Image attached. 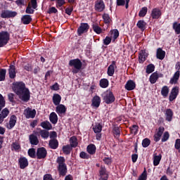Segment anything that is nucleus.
Listing matches in <instances>:
<instances>
[{"instance_id": "nucleus-1", "label": "nucleus", "mask_w": 180, "mask_h": 180, "mask_svg": "<svg viewBox=\"0 0 180 180\" xmlns=\"http://www.w3.org/2000/svg\"><path fill=\"white\" fill-rule=\"evenodd\" d=\"M13 91L22 102L30 101V90L26 88V84L23 82H16L13 84Z\"/></svg>"}, {"instance_id": "nucleus-2", "label": "nucleus", "mask_w": 180, "mask_h": 180, "mask_svg": "<svg viewBox=\"0 0 180 180\" xmlns=\"http://www.w3.org/2000/svg\"><path fill=\"white\" fill-rule=\"evenodd\" d=\"M56 162L58 165V171L59 176H65L67 175V165L65 164V158L60 156L57 158Z\"/></svg>"}, {"instance_id": "nucleus-3", "label": "nucleus", "mask_w": 180, "mask_h": 180, "mask_svg": "<svg viewBox=\"0 0 180 180\" xmlns=\"http://www.w3.org/2000/svg\"><path fill=\"white\" fill-rule=\"evenodd\" d=\"M70 67H72V74H78L80 70H82V62L79 58L72 59L69 61Z\"/></svg>"}, {"instance_id": "nucleus-4", "label": "nucleus", "mask_w": 180, "mask_h": 180, "mask_svg": "<svg viewBox=\"0 0 180 180\" xmlns=\"http://www.w3.org/2000/svg\"><path fill=\"white\" fill-rule=\"evenodd\" d=\"M11 40V34L8 31H2L0 32V48L5 47Z\"/></svg>"}, {"instance_id": "nucleus-5", "label": "nucleus", "mask_w": 180, "mask_h": 180, "mask_svg": "<svg viewBox=\"0 0 180 180\" xmlns=\"http://www.w3.org/2000/svg\"><path fill=\"white\" fill-rule=\"evenodd\" d=\"M103 100L107 105H110L113 103L115 101H116V98L115 97V95L112 91H106L103 94Z\"/></svg>"}, {"instance_id": "nucleus-6", "label": "nucleus", "mask_w": 180, "mask_h": 180, "mask_svg": "<svg viewBox=\"0 0 180 180\" xmlns=\"http://www.w3.org/2000/svg\"><path fill=\"white\" fill-rule=\"evenodd\" d=\"M17 15L18 12L9 10H3L0 15L1 18H2L3 19H9L11 18H15Z\"/></svg>"}, {"instance_id": "nucleus-7", "label": "nucleus", "mask_w": 180, "mask_h": 180, "mask_svg": "<svg viewBox=\"0 0 180 180\" xmlns=\"http://www.w3.org/2000/svg\"><path fill=\"white\" fill-rule=\"evenodd\" d=\"M39 136V132L37 131H33L32 134H31L29 136V141L31 144V146H38L39 141V138L37 137Z\"/></svg>"}, {"instance_id": "nucleus-8", "label": "nucleus", "mask_w": 180, "mask_h": 180, "mask_svg": "<svg viewBox=\"0 0 180 180\" xmlns=\"http://www.w3.org/2000/svg\"><path fill=\"white\" fill-rule=\"evenodd\" d=\"M47 157V149L44 147H40L37 149V160H44Z\"/></svg>"}, {"instance_id": "nucleus-9", "label": "nucleus", "mask_w": 180, "mask_h": 180, "mask_svg": "<svg viewBox=\"0 0 180 180\" xmlns=\"http://www.w3.org/2000/svg\"><path fill=\"white\" fill-rule=\"evenodd\" d=\"M178 95H179V87L178 86H176L172 89L171 92L169 94V102H173V101H175Z\"/></svg>"}, {"instance_id": "nucleus-10", "label": "nucleus", "mask_w": 180, "mask_h": 180, "mask_svg": "<svg viewBox=\"0 0 180 180\" xmlns=\"http://www.w3.org/2000/svg\"><path fill=\"white\" fill-rule=\"evenodd\" d=\"M89 30V25L88 23L82 22L77 29L78 36H82L84 33H86Z\"/></svg>"}, {"instance_id": "nucleus-11", "label": "nucleus", "mask_w": 180, "mask_h": 180, "mask_svg": "<svg viewBox=\"0 0 180 180\" xmlns=\"http://www.w3.org/2000/svg\"><path fill=\"white\" fill-rule=\"evenodd\" d=\"M24 115L26 119H34L36 117V110H32L30 108H27L24 110Z\"/></svg>"}, {"instance_id": "nucleus-12", "label": "nucleus", "mask_w": 180, "mask_h": 180, "mask_svg": "<svg viewBox=\"0 0 180 180\" xmlns=\"http://www.w3.org/2000/svg\"><path fill=\"white\" fill-rule=\"evenodd\" d=\"M16 122H18V117L16 115H13L10 117V120L8 124H7L6 127L8 130H12L16 125Z\"/></svg>"}, {"instance_id": "nucleus-13", "label": "nucleus", "mask_w": 180, "mask_h": 180, "mask_svg": "<svg viewBox=\"0 0 180 180\" xmlns=\"http://www.w3.org/2000/svg\"><path fill=\"white\" fill-rule=\"evenodd\" d=\"M116 68H117V65H116V61L112 60L107 70V75L108 77H113L115 75V70H116Z\"/></svg>"}, {"instance_id": "nucleus-14", "label": "nucleus", "mask_w": 180, "mask_h": 180, "mask_svg": "<svg viewBox=\"0 0 180 180\" xmlns=\"http://www.w3.org/2000/svg\"><path fill=\"white\" fill-rule=\"evenodd\" d=\"M8 75L11 79H15L16 78V67L15 66L14 62L9 65Z\"/></svg>"}, {"instance_id": "nucleus-15", "label": "nucleus", "mask_w": 180, "mask_h": 180, "mask_svg": "<svg viewBox=\"0 0 180 180\" xmlns=\"http://www.w3.org/2000/svg\"><path fill=\"white\" fill-rule=\"evenodd\" d=\"M165 130V129L164 128V127H160L158 128V131L153 136V140L154 141H155V143H158V141L161 140V136L164 134Z\"/></svg>"}, {"instance_id": "nucleus-16", "label": "nucleus", "mask_w": 180, "mask_h": 180, "mask_svg": "<svg viewBox=\"0 0 180 180\" xmlns=\"http://www.w3.org/2000/svg\"><path fill=\"white\" fill-rule=\"evenodd\" d=\"M150 16L152 19H160L161 18V16H162V13L160 8H153Z\"/></svg>"}, {"instance_id": "nucleus-17", "label": "nucleus", "mask_w": 180, "mask_h": 180, "mask_svg": "<svg viewBox=\"0 0 180 180\" xmlns=\"http://www.w3.org/2000/svg\"><path fill=\"white\" fill-rule=\"evenodd\" d=\"M18 164L20 165V169H25L27 167H29V161L27 158L22 157L18 159Z\"/></svg>"}, {"instance_id": "nucleus-18", "label": "nucleus", "mask_w": 180, "mask_h": 180, "mask_svg": "<svg viewBox=\"0 0 180 180\" xmlns=\"http://www.w3.org/2000/svg\"><path fill=\"white\" fill-rule=\"evenodd\" d=\"M95 9L98 12H103L105 11V3L102 0H98L95 2Z\"/></svg>"}, {"instance_id": "nucleus-19", "label": "nucleus", "mask_w": 180, "mask_h": 180, "mask_svg": "<svg viewBox=\"0 0 180 180\" xmlns=\"http://www.w3.org/2000/svg\"><path fill=\"white\" fill-rule=\"evenodd\" d=\"M56 112L58 113V115H59V116L61 115H65V112H67V108L63 104H58L56 106Z\"/></svg>"}, {"instance_id": "nucleus-20", "label": "nucleus", "mask_w": 180, "mask_h": 180, "mask_svg": "<svg viewBox=\"0 0 180 180\" xmlns=\"http://www.w3.org/2000/svg\"><path fill=\"white\" fill-rule=\"evenodd\" d=\"M179 77H180V72H175L173 77L169 80V84L171 85H175L178 84Z\"/></svg>"}, {"instance_id": "nucleus-21", "label": "nucleus", "mask_w": 180, "mask_h": 180, "mask_svg": "<svg viewBox=\"0 0 180 180\" xmlns=\"http://www.w3.org/2000/svg\"><path fill=\"white\" fill-rule=\"evenodd\" d=\"M32 20H33V18L30 15H24L21 18V22L23 25H30Z\"/></svg>"}, {"instance_id": "nucleus-22", "label": "nucleus", "mask_w": 180, "mask_h": 180, "mask_svg": "<svg viewBox=\"0 0 180 180\" xmlns=\"http://www.w3.org/2000/svg\"><path fill=\"white\" fill-rule=\"evenodd\" d=\"M165 115L166 116L165 120L167 122H172V117H174V111L171 108H168L165 110Z\"/></svg>"}, {"instance_id": "nucleus-23", "label": "nucleus", "mask_w": 180, "mask_h": 180, "mask_svg": "<svg viewBox=\"0 0 180 180\" xmlns=\"http://www.w3.org/2000/svg\"><path fill=\"white\" fill-rule=\"evenodd\" d=\"M156 58L158 60H164L165 58V51L162 48H158L156 51Z\"/></svg>"}, {"instance_id": "nucleus-24", "label": "nucleus", "mask_w": 180, "mask_h": 180, "mask_svg": "<svg viewBox=\"0 0 180 180\" xmlns=\"http://www.w3.org/2000/svg\"><path fill=\"white\" fill-rule=\"evenodd\" d=\"M146 60H147V54L146 53V50H141L139 53V62L140 64H143Z\"/></svg>"}, {"instance_id": "nucleus-25", "label": "nucleus", "mask_w": 180, "mask_h": 180, "mask_svg": "<svg viewBox=\"0 0 180 180\" xmlns=\"http://www.w3.org/2000/svg\"><path fill=\"white\" fill-rule=\"evenodd\" d=\"M136 26L138 29H140V30H141V32H144V30L147 29V22H146L144 20H140L136 23Z\"/></svg>"}, {"instance_id": "nucleus-26", "label": "nucleus", "mask_w": 180, "mask_h": 180, "mask_svg": "<svg viewBox=\"0 0 180 180\" xmlns=\"http://www.w3.org/2000/svg\"><path fill=\"white\" fill-rule=\"evenodd\" d=\"M91 106H94V108L101 106V97L98 96H95L91 100Z\"/></svg>"}, {"instance_id": "nucleus-27", "label": "nucleus", "mask_w": 180, "mask_h": 180, "mask_svg": "<svg viewBox=\"0 0 180 180\" xmlns=\"http://www.w3.org/2000/svg\"><path fill=\"white\" fill-rule=\"evenodd\" d=\"M161 158H162V155L160 153L157 155V153H154L153 155V165L154 167H157V165H160V162L161 161Z\"/></svg>"}, {"instance_id": "nucleus-28", "label": "nucleus", "mask_w": 180, "mask_h": 180, "mask_svg": "<svg viewBox=\"0 0 180 180\" xmlns=\"http://www.w3.org/2000/svg\"><path fill=\"white\" fill-rule=\"evenodd\" d=\"M52 101L55 106L60 105V103H61V96L58 94H53L52 97Z\"/></svg>"}, {"instance_id": "nucleus-29", "label": "nucleus", "mask_w": 180, "mask_h": 180, "mask_svg": "<svg viewBox=\"0 0 180 180\" xmlns=\"http://www.w3.org/2000/svg\"><path fill=\"white\" fill-rule=\"evenodd\" d=\"M136 88V83L133 80H129L125 84L127 91H133Z\"/></svg>"}, {"instance_id": "nucleus-30", "label": "nucleus", "mask_w": 180, "mask_h": 180, "mask_svg": "<svg viewBox=\"0 0 180 180\" xmlns=\"http://www.w3.org/2000/svg\"><path fill=\"white\" fill-rule=\"evenodd\" d=\"M112 134L115 139L120 137V127L114 125L112 127Z\"/></svg>"}, {"instance_id": "nucleus-31", "label": "nucleus", "mask_w": 180, "mask_h": 180, "mask_svg": "<svg viewBox=\"0 0 180 180\" xmlns=\"http://www.w3.org/2000/svg\"><path fill=\"white\" fill-rule=\"evenodd\" d=\"M49 146L52 150H57L58 148V141L57 139H51L49 142Z\"/></svg>"}, {"instance_id": "nucleus-32", "label": "nucleus", "mask_w": 180, "mask_h": 180, "mask_svg": "<svg viewBox=\"0 0 180 180\" xmlns=\"http://www.w3.org/2000/svg\"><path fill=\"white\" fill-rule=\"evenodd\" d=\"M86 151L90 155H94L96 153V146L95 144L91 143L87 146Z\"/></svg>"}, {"instance_id": "nucleus-33", "label": "nucleus", "mask_w": 180, "mask_h": 180, "mask_svg": "<svg viewBox=\"0 0 180 180\" xmlns=\"http://www.w3.org/2000/svg\"><path fill=\"white\" fill-rule=\"evenodd\" d=\"M49 120L52 124H57V122H58V116L56 112H53L49 115Z\"/></svg>"}, {"instance_id": "nucleus-34", "label": "nucleus", "mask_w": 180, "mask_h": 180, "mask_svg": "<svg viewBox=\"0 0 180 180\" xmlns=\"http://www.w3.org/2000/svg\"><path fill=\"white\" fill-rule=\"evenodd\" d=\"M70 146L72 148H75L78 147V139L77 136H73L70 139Z\"/></svg>"}, {"instance_id": "nucleus-35", "label": "nucleus", "mask_w": 180, "mask_h": 180, "mask_svg": "<svg viewBox=\"0 0 180 180\" xmlns=\"http://www.w3.org/2000/svg\"><path fill=\"white\" fill-rule=\"evenodd\" d=\"M41 127L45 130H51L53 129V125L49 121H44L40 124Z\"/></svg>"}, {"instance_id": "nucleus-36", "label": "nucleus", "mask_w": 180, "mask_h": 180, "mask_svg": "<svg viewBox=\"0 0 180 180\" xmlns=\"http://www.w3.org/2000/svg\"><path fill=\"white\" fill-rule=\"evenodd\" d=\"M102 124L99 122H96L94 125H93L92 130L94 133H101L102 132Z\"/></svg>"}, {"instance_id": "nucleus-37", "label": "nucleus", "mask_w": 180, "mask_h": 180, "mask_svg": "<svg viewBox=\"0 0 180 180\" xmlns=\"http://www.w3.org/2000/svg\"><path fill=\"white\" fill-rule=\"evenodd\" d=\"M158 78H160L158 72H155L150 76L149 81L150 84H155L158 80Z\"/></svg>"}, {"instance_id": "nucleus-38", "label": "nucleus", "mask_w": 180, "mask_h": 180, "mask_svg": "<svg viewBox=\"0 0 180 180\" xmlns=\"http://www.w3.org/2000/svg\"><path fill=\"white\" fill-rule=\"evenodd\" d=\"M38 133H39V136H41V139L44 140H47L50 136V132L46 129H41Z\"/></svg>"}, {"instance_id": "nucleus-39", "label": "nucleus", "mask_w": 180, "mask_h": 180, "mask_svg": "<svg viewBox=\"0 0 180 180\" xmlns=\"http://www.w3.org/2000/svg\"><path fill=\"white\" fill-rule=\"evenodd\" d=\"M161 95L163 98H167L169 94V87L168 86H163L161 89Z\"/></svg>"}, {"instance_id": "nucleus-40", "label": "nucleus", "mask_w": 180, "mask_h": 180, "mask_svg": "<svg viewBox=\"0 0 180 180\" xmlns=\"http://www.w3.org/2000/svg\"><path fill=\"white\" fill-rule=\"evenodd\" d=\"M92 29L96 34H101L102 33V28L99 27V25L98 23L94 22L91 25Z\"/></svg>"}, {"instance_id": "nucleus-41", "label": "nucleus", "mask_w": 180, "mask_h": 180, "mask_svg": "<svg viewBox=\"0 0 180 180\" xmlns=\"http://www.w3.org/2000/svg\"><path fill=\"white\" fill-rule=\"evenodd\" d=\"M63 153L65 154V155H70L71 154V151H72V148L70 145L63 146L62 148Z\"/></svg>"}, {"instance_id": "nucleus-42", "label": "nucleus", "mask_w": 180, "mask_h": 180, "mask_svg": "<svg viewBox=\"0 0 180 180\" xmlns=\"http://www.w3.org/2000/svg\"><path fill=\"white\" fill-rule=\"evenodd\" d=\"M28 155L30 158H37V151L34 148H31L28 150Z\"/></svg>"}, {"instance_id": "nucleus-43", "label": "nucleus", "mask_w": 180, "mask_h": 180, "mask_svg": "<svg viewBox=\"0 0 180 180\" xmlns=\"http://www.w3.org/2000/svg\"><path fill=\"white\" fill-rule=\"evenodd\" d=\"M102 18L105 25H110V22H112V19H110V16H109V14L108 13L103 14Z\"/></svg>"}, {"instance_id": "nucleus-44", "label": "nucleus", "mask_w": 180, "mask_h": 180, "mask_svg": "<svg viewBox=\"0 0 180 180\" xmlns=\"http://www.w3.org/2000/svg\"><path fill=\"white\" fill-rule=\"evenodd\" d=\"M172 29L174 30L176 34H180V23L174 22L172 25Z\"/></svg>"}, {"instance_id": "nucleus-45", "label": "nucleus", "mask_w": 180, "mask_h": 180, "mask_svg": "<svg viewBox=\"0 0 180 180\" xmlns=\"http://www.w3.org/2000/svg\"><path fill=\"white\" fill-rule=\"evenodd\" d=\"M101 88H108L109 86V80L108 79H101L100 80Z\"/></svg>"}, {"instance_id": "nucleus-46", "label": "nucleus", "mask_w": 180, "mask_h": 180, "mask_svg": "<svg viewBox=\"0 0 180 180\" xmlns=\"http://www.w3.org/2000/svg\"><path fill=\"white\" fill-rule=\"evenodd\" d=\"M155 70V65L154 64L150 63L146 66V74H151L154 72Z\"/></svg>"}, {"instance_id": "nucleus-47", "label": "nucleus", "mask_w": 180, "mask_h": 180, "mask_svg": "<svg viewBox=\"0 0 180 180\" xmlns=\"http://www.w3.org/2000/svg\"><path fill=\"white\" fill-rule=\"evenodd\" d=\"M147 12H148V8L146 6L143 7L139 13V16L140 18H144V16H146V15H147Z\"/></svg>"}, {"instance_id": "nucleus-48", "label": "nucleus", "mask_w": 180, "mask_h": 180, "mask_svg": "<svg viewBox=\"0 0 180 180\" xmlns=\"http://www.w3.org/2000/svg\"><path fill=\"white\" fill-rule=\"evenodd\" d=\"M129 130L131 132V134H137L139 133V125H132L131 127H129Z\"/></svg>"}, {"instance_id": "nucleus-49", "label": "nucleus", "mask_w": 180, "mask_h": 180, "mask_svg": "<svg viewBox=\"0 0 180 180\" xmlns=\"http://www.w3.org/2000/svg\"><path fill=\"white\" fill-rule=\"evenodd\" d=\"M150 144H151V140H150V139L145 138L144 139H143L142 147H143V148H147V147H148Z\"/></svg>"}, {"instance_id": "nucleus-50", "label": "nucleus", "mask_w": 180, "mask_h": 180, "mask_svg": "<svg viewBox=\"0 0 180 180\" xmlns=\"http://www.w3.org/2000/svg\"><path fill=\"white\" fill-rule=\"evenodd\" d=\"M9 115V110L8 108H4L1 113H0V116L2 117L4 120L6 119V117H8Z\"/></svg>"}, {"instance_id": "nucleus-51", "label": "nucleus", "mask_w": 180, "mask_h": 180, "mask_svg": "<svg viewBox=\"0 0 180 180\" xmlns=\"http://www.w3.org/2000/svg\"><path fill=\"white\" fill-rule=\"evenodd\" d=\"M79 157L80 158H82V160H89V158H91V155H89V154L86 153L84 151H82L79 153Z\"/></svg>"}, {"instance_id": "nucleus-52", "label": "nucleus", "mask_w": 180, "mask_h": 180, "mask_svg": "<svg viewBox=\"0 0 180 180\" xmlns=\"http://www.w3.org/2000/svg\"><path fill=\"white\" fill-rule=\"evenodd\" d=\"M6 77V69H0V81H4Z\"/></svg>"}, {"instance_id": "nucleus-53", "label": "nucleus", "mask_w": 180, "mask_h": 180, "mask_svg": "<svg viewBox=\"0 0 180 180\" xmlns=\"http://www.w3.org/2000/svg\"><path fill=\"white\" fill-rule=\"evenodd\" d=\"M138 180H147V170L144 168L143 173L139 176Z\"/></svg>"}, {"instance_id": "nucleus-54", "label": "nucleus", "mask_w": 180, "mask_h": 180, "mask_svg": "<svg viewBox=\"0 0 180 180\" xmlns=\"http://www.w3.org/2000/svg\"><path fill=\"white\" fill-rule=\"evenodd\" d=\"M169 139V133L168 131H165L161 140L162 143H165V141H168Z\"/></svg>"}, {"instance_id": "nucleus-55", "label": "nucleus", "mask_w": 180, "mask_h": 180, "mask_svg": "<svg viewBox=\"0 0 180 180\" xmlns=\"http://www.w3.org/2000/svg\"><path fill=\"white\" fill-rule=\"evenodd\" d=\"M112 38H113V41L119 37V30L117 29H115L112 31Z\"/></svg>"}, {"instance_id": "nucleus-56", "label": "nucleus", "mask_w": 180, "mask_h": 180, "mask_svg": "<svg viewBox=\"0 0 180 180\" xmlns=\"http://www.w3.org/2000/svg\"><path fill=\"white\" fill-rule=\"evenodd\" d=\"M25 13H27L28 15H33L34 13V10L32 8V6H30V4H29L25 10Z\"/></svg>"}, {"instance_id": "nucleus-57", "label": "nucleus", "mask_w": 180, "mask_h": 180, "mask_svg": "<svg viewBox=\"0 0 180 180\" xmlns=\"http://www.w3.org/2000/svg\"><path fill=\"white\" fill-rule=\"evenodd\" d=\"M6 105V101H5V98H4V96L0 94V106L1 108H5Z\"/></svg>"}, {"instance_id": "nucleus-58", "label": "nucleus", "mask_w": 180, "mask_h": 180, "mask_svg": "<svg viewBox=\"0 0 180 180\" xmlns=\"http://www.w3.org/2000/svg\"><path fill=\"white\" fill-rule=\"evenodd\" d=\"M15 4L18 6H25L26 5V0H17Z\"/></svg>"}, {"instance_id": "nucleus-59", "label": "nucleus", "mask_w": 180, "mask_h": 180, "mask_svg": "<svg viewBox=\"0 0 180 180\" xmlns=\"http://www.w3.org/2000/svg\"><path fill=\"white\" fill-rule=\"evenodd\" d=\"M111 42L112 38H110V37H106L105 39H103V44H105V46H109Z\"/></svg>"}, {"instance_id": "nucleus-60", "label": "nucleus", "mask_w": 180, "mask_h": 180, "mask_svg": "<svg viewBox=\"0 0 180 180\" xmlns=\"http://www.w3.org/2000/svg\"><path fill=\"white\" fill-rule=\"evenodd\" d=\"M174 147L176 150H178L179 153H180V139L176 140Z\"/></svg>"}, {"instance_id": "nucleus-61", "label": "nucleus", "mask_w": 180, "mask_h": 180, "mask_svg": "<svg viewBox=\"0 0 180 180\" xmlns=\"http://www.w3.org/2000/svg\"><path fill=\"white\" fill-rule=\"evenodd\" d=\"M57 12H58V10H57L56 7H51L47 11V13H49V15H51V13H57Z\"/></svg>"}, {"instance_id": "nucleus-62", "label": "nucleus", "mask_w": 180, "mask_h": 180, "mask_svg": "<svg viewBox=\"0 0 180 180\" xmlns=\"http://www.w3.org/2000/svg\"><path fill=\"white\" fill-rule=\"evenodd\" d=\"M56 5L61 8L63 5H65V0H56Z\"/></svg>"}, {"instance_id": "nucleus-63", "label": "nucleus", "mask_w": 180, "mask_h": 180, "mask_svg": "<svg viewBox=\"0 0 180 180\" xmlns=\"http://www.w3.org/2000/svg\"><path fill=\"white\" fill-rule=\"evenodd\" d=\"M51 89L52 91H58L60 89V85H58V83L56 82L51 86Z\"/></svg>"}, {"instance_id": "nucleus-64", "label": "nucleus", "mask_w": 180, "mask_h": 180, "mask_svg": "<svg viewBox=\"0 0 180 180\" xmlns=\"http://www.w3.org/2000/svg\"><path fill=\"white\" fill-rule=\"evenodd\" d=\"M44 180H54L51 174H46L44 176Z\"/></svg>"}]
</instances>
